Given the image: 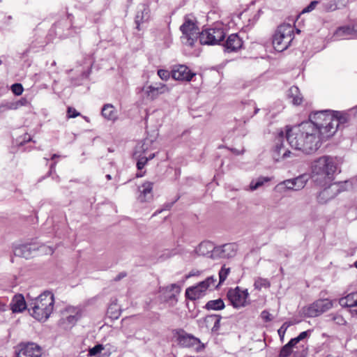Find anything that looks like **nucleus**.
Segmentation results:
<instances>
[{
    "instance_id": "f257e3e1",
    "label": "nucleus",
    "mask_w": 357,
    "mask_h": 357,
    "mask_svg": "<svg viewBox=\"0 0 357 357\" xmlns=\"http://www.w3.org/2000/svg\"><path fill=\"white\" fill-rule=\"evenodd\" d=\"M332 110H322L311 113L309 120L293 127L286 126L278 132L276 137L273 158L276 161L289 157L291 151L284 146V137L291 148L301 151L305 154L315 152L321 146V141L330 137L328 126L331 121Z\"/></svg>"
},
{
    "instance_id": "f03ea898",
    "label": "nucleus",
    "mask_w": 357,
    "mask_h": 357,
    "mask_svg": "<svg viewBox=\"0 0 357 357\" xmlns=\"http://www.w3.org/2000/svg\"><path fill=\"white\" fill-rule=\"evenodd\" d=\"M54 296L52 291H45L38 296L26 302L24 298V310H28L35 319L45 322L54 310Z\"/></svg>"
},
{
    "instance_id": "7ed1b4c3",
    "label": "nucleus",
    "mask_w": 357,
    "mask_h": 357,
    "mask_svg": "<svg viewBox=\"0 0 357 357\" xmlns=\"http://www.w3.org/2000/svg\"><path fill=\"white\" fill-rule=\"evenodd\" d=\"M295 29L297 33L300 32L299 29H296L289 24H282L278 26L272 40V44L275 51L282 52L291 45L294 38Z\"/></svg>"
},
{
    "instance_id": "20e7f679",
    "label": "nucleus",
    "mask_w": 357,
    "mask_h": 357,
    "mask_svg": "<svg viewBox=\"0 0 357 357\" xmlns=\"http://www.w3.org/2000/svg\"><path fill=\"white\" fill-rule=\"evenodd\" d=\"M85 20V17H78L75 22L73 23L72 15H68L56 22L52 29L55 34L60 38L73 36V33L79 32L80 29L84 26V21Z\"/></svg>"
},
{
    "instance_id": "39448f33",
    "label": "nucleus",
    "mask_w": 357,
    "mask_h": 357,
    "mask_svg": "<svg viewBox=\"0 0 357 357\" xmlns=\"http://www.w3.org/2000/svg\"><path fill=\"white\" fill-rule=\"evenodd\" d=\"M338 169L337 158L324 155L315 160L312 165V173L331 181Z\"/></svg>"
},
{
    "instance_id": "423d86ee",
    "label": "nucleus",
    "mask_w": 357,
    "mask_h": 357,
    "mask_svg": "<svg viewBox=\"0 0 357 357\" xmlns=\"http://www.w3.org/2000/svg\"><path fill=\"white\" fill-rule=\"evenodd\" d=\"M180 30L182 33L181 38L183 44L193 47L200 33L195 18L192 16L185 15Z\"/></svg>"
},
{
    "instance_id": "0eeeda50",
    "label": "nucleus",
    "mask_w": 357,
    "mask_h": 357,
    "mask_svg": "<svg viewBox=\"0 0 357 357\" xmlns=\"http://www.w3.org/2000/svg\"><path fill=\"white\" fill-rule=\"evenodd\" d=\"M355 117L354 110L351 109L347 112L332 111L331 121L328 123V126L331 127V130H329L330 137L333 136L338 129L344 128Z\"/></svg>"
},
{
    "instance_id": "6e6552de",
    "label": "nucleus",
    "mask_w": 357,
    "mask_h": 357,
    "mask_svg": "<svg viewBox=\"0 0 357 357\" xmlns=\"http://www.w3.org/2000/svg\"><path fill=\"white\" fill-rule=\"evenodd\" d=\"M226 33L221 26H215L202 30L199 35V40L202 45H220L225 39Z\"/></svg>"
},
{
    "instance_id": "1a4fd4ad",
    "label": "nucleus",
    "mask_w": 357,
    "mask_h": 357,
    "mask_svg": "<svg viewBox=\"0 0 357 357\" xmlns=\"http://www.w3.org/2000/svg\"><path fill=\"white\" fill-rule=\"evenodd\" d=\"M216 279L213 276L208 277L204 281L199 282L197 285L190 287L185 290V297L191 301H195L202 298L208 289L217 288L215 284Z\"/></svg>"
},
{
    "instance_id": "9d476101",
    "label": "nucleus",
    "mask_w": 357,
    "mask_h": 357,
    "mask_svg": "<svg viewBox=\"0 0 357 357\" xmlns=\"http://www.w3.org/2000/svg\"><path fill=\"white\" fill-rule=\"evenodd\" d=\"M347 181L331 183L317 195V201L320 204H325L335 198L339 193L347 190Z\"/></svg>"
},
{
    "instance_id": "9b49d317",
    "label": "nucleus",
    "mask_w": 357,
    "mask_h": 357,
    "mask_svg": "<svg viewBox=\"0 0 357 357\" xmlns=\"http://www.w3.org/2000/svg\"><path fill=\"white\" fill-rule=\"evenodd\" d=\"M333 306L328 299H319L308 306L302 308V313L307 317H316L330 310Z\"/></svg>"
},
{
    "instance_id": "f8f14e48",
    "label": "nucleus",
    "mask_w": 357,
    "mask_h": 357,
    "mask_svg": "<svg viewBox=\"0 0 357 357\" xmlns=\"http://www.w3.org/2000/svg\"><path fill=\"white\" fill-rule=\"evenodd\" d=\"M227 298L235 308L245 307L248 304L249 294L248 289H241L239 287L230 289L227 294Z\"/></svg>"
},
{
    "instance_id": "ddd939ff",
    "label": "nucleus",
    "mask_w": 357,
    "mask_h": 357,
    "mask_svg": "<svg viewBox=\"0 0 357 357\" xmlns=\"http://www.w3.org/2000/svg\"><path fill=\"white\" fill-rule=\"evenodd\" d=\"M61 321L69 327L75 326L82 317V310L78 306L67 305L61 311Z\"/></svg>"
},
{
    "instance_id": "4468645a",
    "label": "nucleus",
    "mask_w": 357,
    "mask_h": 357,
    "mask_svg": "<svg viewBox=\"0 0 357 357\" xmlns=\"http://www.w3.org/2000/svg\"><path fill=\"white\" fill-rule=\"evenodd\" d=\"M151 20V10L149 3H143L137 6L135 16V24L136 29L140 31L144 24L148 23Z\"/></svg>"
},
{
    "instance_id": "2eb2a0df",
    "label": "nucleus",
    "mask_w": 357,
    "mask_h": 357,
    "mask_svg": "<svg viewBox=\"0 0 357 357\" xmlns=\"http://www.w3.org/2000/svg\"><path fill=\"white\" fill-rule=\"evenodd\" d=\"M172 76L176 80L190 82L195 76L185 65L175 66L172 70Z\"/></svg>"
},
{
    "instance_id": "dca6fc26",
    "label": "nucleus",
    "mask_w": 357,
    "mask_h": 357,
    "mask_svg": "<svg viewBox=\"0 0 357 357\" xmlns=\"http://www.w3.org/2000/svg\"><path fill=\"white\" fill-rule=\"evenodd\" d=\"M179 346L185 348L193 347L197 344H201V341L198 337H195L192 334L187 333L184 330H179L177 337Z\"/></svg>"
},
{
    "instance_id": "f3484780",
    "label": "nucleus",
    "mask_w": 357,
    "mask_h": 357,
    "mask_svg": "<svg viewBox=\"0 0 357 357\" xmlns=\"http://www.w3.org/2000/svg\"><path fill=\"white\" fill-rule=\"evenodd\" d=\"M243 45V41L237 33L229 35L223 45L224 51L226 52H236Z\"/></svg>"
},
{
    "instance_id": "a211bd4d",
    "label": "nucleus",
    "mask_w": 357,
    "mask_h": 357,
    "mask_svg": "<svg viewBox=\"0 0 357 357\" xmlns=\"http://www.w3.org/2000/svg\"><path fill=\"white\" fill-rule=\"evenodd\" d=\"M160 292L164 295L165 301H177L176 296L181 292V287L176 283L160 288Z\"/></svg>"
},
{
    "instance_id": "6ab92c4d",
    "label": "nucleus",
    "mask_w": 357,
    "mask_h": 357,
    "mask_svg": "<svg viewBox=\"0 0 357 357\" xmlns=\"http://www.w3.org/2000/svg\"><path fill=\"white\" fill-rule=\"evenodd\" d=\"M153 183L150 181L144 182L139 187V195L138 199L141 202H148L153 197Z\"/></svg>"
},
{
    "instance_id": "aec40b11",
    "label": "nucleus",
    "mask_w": 357,
    "mask_h": 357,
    "mask_svg": "<svg viewBox=\"0 0 357 357\" xmlns=\"http://www.w3.org/2000/svg\"><path fill=\"white\" fill-rule=\"evenodd\" d=\"M40 347L34 342L24 343V357H41Z\"/></svg>"
},
{
    "instance_id": "412c9836",
    "label": "nucleus",
    "mask_w": 357,
    "mask_h": 357,
    "mask_svg": "<svg viewBox=\"0 0 357 357\" xmlns=\"http://www.w3.org/2000/svg\"><path fill=\"white\" fill-rule=\"evenodd\" d=\"M165 88L164 84H159L157 86L150 85L144 88V91L148 98L151 100L155 99L159 94L164 92L163 89Z\"/></svg>"
},
{
    "instance_id": "4be33fe9",
    "label": "nucleus",
    "mask_w": 357,
    "mask_h": 357,
    "mask_svg": "<svg viewBox=\"0 0 357 357\" xmlns=\"http://www.w3.org/2000/svg\"><path fill=\"white\" fill-rule=\"evenodd\" d=\"M287 96L294 105H299L303 102V96L296 86H292L289 89Z\"/></svg>"
},
{
    "instance_id": "5701e85b",
    "label": "nucleus",
    "mask_w": 357,
    "mask_h": 357,
    "mask_svg": "<svg viewBox=\"0 0 357 357\" xmlns=\"http://www.w3.org/2000/svg\"><path fill=\"white\" fill-rule=\"evenodd\" d=\"M102 116L108 121H114L117 119V112L113 105L107 103L102 106L101 109Z\"/></svg>"
},
{
    "instance_id": "b1692460",
    "label": "nucleus",
    "mask_w": 357,
    "mask_h": 357,
    "mask_svg": "<svg viewBox=\"0 0 357 357\" xmlns=\"http://www.w3.org/2000/svg\"><path fill=\"white\" fill-rule=\"evenodd\" d=\"M343 307H351L357 305V291L351 292L339 301Z\"/></svg>"
},
{
    "instance_id": "393cba45",
    "label": "nucleus",
    "mask_w": 357,
    "mask_h": 357,
    "mask_svg": "<svg viewBox=\"0 0 357 357\" xmlns=\"http://www.w3.org/2000/svg\"><path fill=\"white\" fill-rule=\"evenodd\" d=\"M214 249V244L211 241H203L196 248V252L202 256H207L210 257L213 250Z\"/></svg>"
},
{
    "instance_id": "a878e982",
    "label": "nucleus",
    "mask_w": 357,
    "mask_h": 357,
    "mask_svg": "<svg viewBox=\"0 0 357 357\" xmlns=\"http://www.w3.org/2000/svg\"><path fill=\"white\" fill-rule=\"evenodd\" d=\"M357 34L356 26H344L339 27L336 31V35L337 36L348 38V36H354Z\"/></svg>"
},
{
    "instance_id": "bb28decb",
    "label": "nucleus",
    "mask_w": 357,
    "mask_h": 357,
    "mask_svg": "<svg viewBox=\"0 0 357 357\" xmlns=\"http://www.w3.org/2000/svg\"><path fill=\"white\" fill-rule=\"evenodd\" d=\"M225 307V303L222 298H218L215 300L208 301L204 308L207 310H223Z\"/></svg>"
},
{
    "instance_id": "cd10ccee",
    "label": "nucleus",
    "mask_w": 357,
    "mask_h": 357,
    "mask_svg": "<svg viewBox=\"0 0 357 357\" xmlns=\"http://www.w3.org/2000/svg\"><path fill=\"white\" fill-rule=\"evenodd\" d=\"M107 314L110 318L116 319L121 315V309L117 305V300L115 298L112 301L107 308Z\"/></svg>"
},
{
    "instance_id": "c85d7f7f",
    "label": "nucleus",
    "mask_w": 357,
    "mask_h": 357,
    "mask_svg": "<svg viewBox=\"0 0 357 357\" xmlns=\"http://www.w3.org/2000/svg\"><path fill=\"white\" fill-rule=\"evenodd\" d=\"M308 180L307 175L303 174L292 178L293 190H299L305 187Z\"/></svg>"
},
{
    "instance_id": "c756f323",
    "label": "nucleus",
    "mask_w": 357,
    "mask_h": 357,
    "mask_svg": "<svg viewBox=\"0 0 357 357\" xmlns=\"http://www.w3.org/2000/svg\"><path fill=\"white\" fill-rule=\"evenodd\" d=\"M13 312H22V294H19L14 296L10 303Z\"/></svg>"
},
{
    "instance_id": "7c9ffc66",
    "label": "nucleus",
    "mask_w": 357,
    "mask_h": 357,
    "mask_svg": "<svg viewBox=\"0 0 357 357\" xmlns=\"http://www.w3.org/2000/svg\"><path fill=\"white\" fill-rule=\"evenodd\" d=\"M223 258H231L236 255V245L234 243H226L222 245Z\"/></svg>"
},
{
    "instance_id": "2f4dec72",
    "label": "nucleus",
    "mask_w": 357,
    "mask_h": 357,
    "mask_svg": "<svg viewBox=\"0 0 357 357\" xmlns=\"http://www.w3.org/2000/svg\"><path fill=\"white\" fill-rule=\"evenodd\" d=\"M271 178L268 176H260L256 180H252L250 183V189L254 191L261 187L265 183L269 182Z\"/></svg>"
},
{
    "instance_id": "473e14b6",
    "label": "nucleus",
    "mask_w": 357,
    "mask_h": 357,
    "mask_svg": "<svg viewBox=\"0 0 357 357\" xmlns=\"http://www.w3.org/2000/svg\"><path fill=\"white\" fill-rule=\"evenodd\" d=\"M22 105V101H11L2 103L0 105V112H3L7 109H16Z\"/></svg>"
},
{
    "instance_id": "72a5a7b5",
    "label": "nucleus",
    "mask_w": 357,
    "mask_h": 357,
    "mask_svg": "<svg viewBox=\"0 0 357 357\" xmlns=\"http://www.w3.org/2000/svg\"><path fill=\"white\" fill-rule=\"evenodd\" d=\"M295 345L289 340L281 348L278 357H289L293 354V349Z\"/></svg>"
},
{
    "instance_id": "f704fd0d",
    "label": "nucleus",
    "mask_w": 357,
    "mask_h": 357,
    "mask_svg": "<svg viewBox=\"0 0 357 357\" xmlns=\"http://www.w3.org/2000/svg\"><path fill=\"white\" fill-rule=\"evenodd\" d=\"M38 248L35 244H25L24 243V258L28 259L31 257L32 252H36Z\"/></svg>"
},
{
    "instance_id": "c9c22d12",
    "label": "nucleus",
    "mask_w": 357,
    "mask_h": 357,
    "mask_svg": "<svg viewBox=\"0 0 357 357\" xmlns=\"http://www.w3.org/2000/svg\"><path fill=\"white\" fill-rule=\"evenodd\" d=\"M321 3V9L326 12H332L337 9V5L335 1H328Z\"/></svg>"
},
{
    "instance_id": "e433bc0d",
    "label": "nucleus",
    "mask_w": 357,
    "mask_h": 357,
    "mask_svg": "<svg viewBox=\"0 0 357 357\" xmlns=\"http://www.w3.org/2000/svg\"><path fill=\"white\" fill-rule=\"evenodd\" d=\"M255 288L260 290L261 288H268L270 287V282L267 279L259 278L255 281Z\"/></svg>"
},
{
    "instance_id": "4c0bfd02",
    "label": "nucleus",
    "mask_w": 357,
    "mask_h": 357,
    "mask_svg": "<svg viewBox=\"0 0 357 357\" xmlns=\"http://www.w3.org/2000/svg\"><path fill=\"white\" fill-rule=\"evenodd\" d=\"M296 350H293L294 357H306L307 355V347L302 345L301 347H296Z\"/></svg>"
},
{
    "instance_id": "58836bf2",
    "label": "nucleus",
    "mask_w": 357,
    "mask_h": 357,
    "mask_svg": "<svg viewBox=\"0 0 357 357\" xmlns=\"http://www.w3.org/2000/svg\"><path fill=\"white\" fill-rule=\"evenodd\" d=\"M311 333L310 330L301 332L297 337L291 338V342L296 346L299 342L307 337Z\"/></svg>"
},
{
    "instance_id": "ea45409f",
    "label": "nucleus",
    "mask_w": 357,
    "mask_h": 357,
    "mask_svg": "<svg viewBox=\"0 0 357 357\" xmlns=\"http://www.w3.org/2000/svg\"><path fill=\"white\" fill-rule=\"evenodd\" d=\"M230 272L229 268H226L225 266H223L219 271V284H217L218 287L227 278L229 273Z\"/></svg>"
},
{
    "instance_id": "a19ab883",
    "label": "nucleus",
    "mask_w": 357,
    "mask_h": 357,
    "mask_svg": "<svg viewBox=\"0 0 357 357\" xmlns=\"http://www.w3.org/2000/svg\"><path fill=\"white\" fill-rule=\"evenodd\" d=\"M210 258L213 259L223 258L222 248L221 246H215L211 254Z\"/></svg>"
},
{
    "instance_id": "79ce46f5",
    "label": "nucleus",
    "mask_w": 357,
    "mask_h": 357,
    "mask_svg": "<svg viewBox=\"0 0 357 357\" xmlns=\"http://www.w3.org/2000/svg\"><path fill=\"white\" fill-rule=\"evenodd\" d=\"M104 349V346L101 344H98L93 347L89 349L88 356L92 357L100 354Z\"/></svg>"
},
{
    "instance_id": "37998d69",
    "label": "nucleus",
    "mask_w": 357,
    "mask_h": 357,
    "mask_svg": "<svg viewBox=\"0 0 357 357\" xmlns=\"http://www.w3.org/2000/svg\"><path fill=\"white\" fill-rule=\"evenodd\" d=\"M81 17H85L86 20L84 21V24H86V22L89 20L90 22H93L95 24L99 23L101 21V17L100 13H95L93 15H89L88 17L84 15Z\"/></svg>"
},
{
    "instance_id": "c03bdc74",
    "label": "nucleus",
    "mask_w": 357,
    "mask_h": 357,
    "mask_svg": "<svg viewBox=\"0 0 357 357\" xmlns=\"http://www.w3.org/2000/svg\"><path fill=\"white\" fill-rule=\"evenodd\" d=\"M278 187L280 189H287L293 190V181L291 179H287L282 182H280Z\"/></svg>"
},
{
    "instance_id": "a18cd8bd",
    "label": "nucleus",
    "mask_w": 357,
    "mask_h": 357,
    "mask_svg": "<svg viewBox=\"0 0 357 357\" xmlns=\"http://www.w3.org/2000/svg\"><path fill=\"white\" fill-rule=\"evenodd\" d=\"M248 107H250L253 108L254 109V112L249 116H243V120L244 123H246V121H249L250 119L252 118L259 111V109L256 106V103L255 102H253V101H251L248 104Z\"/></svg>"
},
{
    "instance_id": "49530a36",
    "label": "nucleus",
    "mask_w": 357,
    "mask_h": 357,
    "mask_svg": "<svg viewBox=\"0 0 357 357\" xmlns=\"http://www.w3.org/2000/svg\"><path fill=\"white\" fill-rule=\"evenodd\" d=\"M320 4V1H311L306 7H305L301 13H307L314 10L317 5Z\"/></svg>"
},
{
    "instance_id": "de8ad7c7",
    "label": "nucleus",
    "mask_w": 357,
    "mask_h": 357,
    "mask_svg": "<svg viewBox=\"0 0 357 357\" xmlns=\"http://www.w3.org/2000/svg\"><path fill=\"white\" fill-rule=\"evenodd\" d=\"M222 319V316L219 314H216L215 319L213 322V325L211 326V331L213 333H217L220 327V321Z\"/></svg>"
},
{
    "instance_id": "09e8293b",
    "label": "nucleus",
    "mask_w": 357,
    "mask_h": 357,
    "mask_svg": "<svg viewBox=\"0 0 357 357\" xmlns=\"http://www.w3.org/2000/svg\"><path fill=\"white\" fill-rule=\"evenodd\" d=\"M147 162H148V161H147V159L146 158V156H142V155H139L138 156L137 162V169L142 170L144 167V166L146 165Z\"/></svg>"
},
{
    "instance_id": "8fccbe9b",
    "label": "nucleus",
    "mask_w": 357,
    "mask_h": 357,
    "mask_svg": "<svg viewBox=\"0 0 357 357\" xmlns=\"http://www.w3.org/2000/svg\"><path fill=\"white\" fill-rule=\"evenodd\" d=\"M215 317L216 314H210L204 317V322L207 328L211 327L213 325Z\"/></svg>"
},
{
    "instance_id": "3c124183",
    "label": "nucleus",
    "mask_w": 357,
    "mask_h": 357,
    "mask_svg": "<svg viewBox=\"0 0 357 357\" xmlns=\"http://www.w3.org/2000/svg\"><path fill=\"white\" fill-rule=\"evenodd\" d=\"M260 317L264 322H270L273 319V315L266 310L261 312Z\"/></svg>"
},
{
    "instance_id": "603ef678",
    "label": "nucleus",
    "mask_w": 357,
    "mask_h": 357,
    "mask_svg": "<svg viewBox=\"0 0 357 357\" xmlns=\"http://www.w3.org/2000/svg\"><path fill=\"white\" fill-rule=\"evenodd\" d=\"M11 90L15 95L20 96L22 94V84L16 83L11 86Z\"/></svg>"
},
{
    "instance_id": "864d4df0",
    "label": "nucleus",
    "mask_w": 357,
    "mask_h": 357,
    "mask_svg": "<svg viewBox=\"0 0 357 357\" xmlns=\"http://www.w3.org/2000/svg\"><path fill=\"white\" fill-rule=\"evenodd\" d=\"M170 72L167 70L160 69L158 70V75L164 81L168 80L170 77Z\"/></svg>"
},
{
    "instance_id": "5fc2aeb1",
    "label": "nucleus",
    "mask_w": 357,
    "mask_h": 357,
    "mask_svg": "<svg viewBox=\"0 0 357 357\" xmlns=\"http://www.w3.org/2000/svg\"><path fill=\"white\" fill-rule=\"evenodd\" d=\"M80 113L78 112L75 108L73 107H68L67 110V115L68 118H75L78 116H79Z\"/></svg>"
},
{
    "instance_id": "6e6d98bb",
    "label": "nucleus",
    "mask_w": 357,
    "mask_h": 357,
    "mask_svg": "<svg viewBox=\"0 0 357 357\" xmlns=\"http://www.w3.org/2000/svg\"><path fill=\"white\" fill-rule=\"evenodd\" d=\"M285 324H284L278 331V334L281 338H282L284 335L285 331L287 328V326L284 327Z\"/></svg>"
},
{
    "instance_id": "4d7b16f0",
    "label": "nucleus",
    "mask_w": 357,
    "mask_h": 357,
    "mask_svg": "<svg viewBox=\"0 0 357 357\" xmlns=\"http://www.w3.org/2000/svg\"><path fill=\"white\" fill-rule=\"evenodd\" d=\"M38 45H33L31 47L33 52H38L39 50L43 47V43L42 41H37Z\"/></svg>"
},
{
    "instance_id": "13d9d810",
    "label": "nucleus",
    "mask_w": 357,
    "mask_h": 357,
    "mask_svg": "<svg viewBox=\"0 0 357 357\" xmlns=\"http://www.w3.org/2000/svg\"><path fill=\"white\" fill-rule=\"evenodd\" d=\"M126 276V273L125 272H121L119 274H118L115 278H114V280L115 281H119L121 280L122 278H125Z\"/></svg>"
},
{
    "instance_id": "bf43d9fd",
    "label": "nucleus",
    "mask_w": 357,
    "mask_h": 357,
    "mask_svg": "<svg viewBox=\"0 0 357 357\" xmlns=\"http://www.w3.org/2000/svg\"><path fill=\"white\" fill-rule=\"evenodd\" d=\"M22 254V250L20 247L19 248H15V250H14V255L15 256H18V257H20L21 255Z\"/></svg>"
},
{
    "instance_id": "052dcab7",
    "label": "nucleus",
    "mask_w": 357,
    "mask_h": 357,
    "mask_svg": "<svg viewBox=\"0 0 357 357\" xmlns=\"http://www.w3.org/2000/svg\"><path fill=\"white\" fill-rule=\"evenodd\" d=\"M26 73H28V75L29 77H32L33 76L36 80H38L39 79V75L38 74V73L36 72H34L33 74H32V72H31V70L30 69L29 71L26 72Z\"/></svg>"
},
{
    "instance_id": "680f3d73",
    "label": "nucleus",
    "mask_w": 357,
    "mask_h": 357,
    "mask_svg": "<svg viewBox=\"0 0 357 357\" xmlns=\"http://www.w3.org/2000/svg\"><path fill=\"white\" fill-rule=\"evenodd\" d=\"M56 162H53L51 165H50V171L48 172V174L50 175L52 174L53 172H55V167H56Z\"/></svg>"
},
{
    "instance_id": "e2e57ef3",
    "label": "nucleus",
    "mask_w": 357,
    "mask_h": 357,
    "mask_svg": "<svg viewBox=\"0 0 357 357\" xmlns=\"http://www.w3.org/2000/svg\"><path fill=\"white\" fill-rule=\"evenodd\" d=\"M23 140H24V144L25 143L31 141V137L29 135L26 133V134H24Z\"/></svg>"
},
{
    "instance_id": "0e129e2a",
    "label": "nucleus",
    "mask_w": 357,
    "mask_h": 357,
    "mask_svg": "<svg viewBox=\"0 0 357 357\" xmlns=\"http://www.w3.org/2000/svg\"><path fill=\"white\" fill-rule=\"evenodd\" d=\"M178 199V197L176 198L174 202H171V203H167L166 205H165V208L166 209H170L172 206L174 205V204Z\"/></svg>"
},
{
    "instance_id": "69168bd1",
    "label": "nucleus",
    "mask_w": 357,
    "mask_h": 357,
    "mask_svg": "<svg viewBox=\"0 0 357 357\" xmlns=\"http://www.w3.org/2000/svg\"><path fill=\"white\" fill-rule=\"evenodd\" d=\"M231 151L235 153L236 155H241L242 154L243 152H244V150H242V151H238V149H231Z\"/></svg>"
},
{
    "instance_id": "338daca9",
    "label": "nucleus",
    "mask_w": 357,
    "mask_h": 357,
    "mask_svg": "<svg viewBox=\"0 0 357 357\" xmlns=\"http://www.w3.org/2000/svg\"><path fill=\"white\" fill-rule=\"evenodd\" d=\"M155 156V153H151L148 157H146V158L147 159V161H149L151 160H152L153 158H154Z\"/></svg>"
},
{
    "instance_id": "774afa93",
    "label": "nucleus",
    "mask_w": 357,
    "mask_h": 357,
    "mask_svg": "<svg viewBox=\"0 0 357 357\" xmlns=\"http://www.w3.org/2000/svg\"><path fill=\"white\" fill-rule=\"evenodd\" d=\"M351 110H354V114L355 115L356 117H357V106L355 107H353L352 109H351Z\"/></svg>"
}]
</instances>
